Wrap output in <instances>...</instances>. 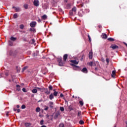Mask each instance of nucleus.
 Returning a JSON list of instances; mask_svg holds the SVG:
<instances>
[{
    "mask_svg": "<svg viewBox=\"0 0 127 127\" xmlns=\"http://www.w3.org/2000/svg\"><path fill=\"white\" fill-rule=\"evenodd\" d=\"M70 62L71 63H73V64H71V65L72 66V67H73V69H76V68H79V66L76 65L79 64V61H77L76 60H71L70 61ZM74 64H75V65Z\"/></svg>",
    "mask_w": 127,
    "mask_h": 127,
    "instance_id": "f257e3e1",
    "label": "nucleus"
},
{
    "mask_svg": "<svg viewBox=\"0 0 127 127\" xmlns=\"http://www.w3.org/2000/svg\"><path fill=\"white\" fill-rule=\"evenodd\" d=\"M33 4L35 6H39V0H34L33 1Z\"/></svg>",
    "mask_w": 127,
    "mask_h": 127,
    "instance_id": "f03ea898",
    "label": "nucleus"
},
{
    "mask_svg": "<svg viewBox=\"0 0 127 127\" xmlns=\"http://www.w3.org/2000/svg\"><path fill=\"white\" fill-rule=\"evenodd\" d=\"M110 48H112V49H118V48H119V46L116 45H112Z\"/></svg>",
    "mask_w": 127,
    "mask_h": 127,
    "instance_id": "7ed1b4c3",
    "label": "nucleus"
},
{
    "mask_svg": "<svg viewBox=\"0 0 127 127\" xmlns=\"http://www.w3.org/2000/svg\"><path fill=\"white\" fill-rule=\"evenodd\" d=\"M12 8H15V10H16V12H18V11H19V10H20V8H19L18 7L13 6Z\"/></svg>",
    "mask_w": 127,
    "mask_h": 127,
    "instance_id": "20e7f679",
    "label": "nucleus"
},
{
    "mask_svg": "<svg viewBox=\"0 0 127 127\" xmlns=\"http://www.w3.org/2000/svg\"><path fill=\"white\" fill-rule=\"evenodd\" d=\"M25 126L26 127H32L31 126V124H30V123H25Z\"/></svg>",
    "mask_w": 127,
    "mask_h": 127,
    "instance_id": "39448f33",
    "label": "nucleus"
},
{
    "mask_svg": "<svg viewBox=\"0 0 127 127\" xmlns=\"http://www.w3.org/2000/svg\"><path fill=\"white\" fill-rule=\"evenodd\" d=\"M81 71L83 73H88V70H87V68L85 67H84Z\"/></svg>",
    "mask_w": 127,
    "mask_h": 127,
    "instance_id": "423d86ee",
    "label": "nucleus"
},
{
    "mask_svg": "<svg viewBox=\"0 0 127 127\" xmlns=\"http://www.w3.org/2000/svg\"><path fill=\"white\" fill-rule=\"evenodd\" d=\"M102 38H104V39H106V38H108V36H107V34L105 33L102 34Z\"/></svg>",
    "mask_w": 127,
    "mask_h": 127,
    "instance_id": "0eeeda50",
    "label": "nucleus"
},
{
    "mask_svg": "<svg viewBox=\"0 0 127 127\" xmlns=\"http://www.w3.org/2000/svg\"><path fill=\"white\" fill-rule=\"evenodd\" d=\"M89 57L90 59H92V58H93V53L92 52H89Z\"/></svg>",
    "mask_w": 127,
    "mask_h": 127,
    "instance_id": "6e6552de",
    "label": "nucleus"
},
{
    "mask_svg": "<svg viewBox=\"0 0 127 127\" xmlns=\"http://www.w3.org/2000/svg\"><path fill=\"white\" fill-rule=\"evenodd\" d=\"M67 58H68V55L65 54L64 56V61H66L67 60Z\"/></svg>",
    "mask_w": 127,
    "mask_h": 127,
    "instance_id": "1a4fd4ad",
    "label": "nucleus"
},
{
    "mask_svg": "<svg viewBox=\"0 0 127 127\" xmlns=\"http://www.w3.org/2000/svg\"><path fill=\"white\" fill-rule=\"evenodd\" d=\"M115 75H116V70L112 71V77L113 78H115Z\"/></svg>",
    "mask_w": 127,
    "mask_h": 127,
    "instance_id": "9d476101",
    "label": "nucleus"
},
{
    "mask_svg": "<svg viewBox=\"0 0 127 127\" xmlns=\"http://www.w3.org/2000/svg\"><path fill=\"white\" fill-rule=\"evenodd\" d=\"M32 43H33V44H34V46H36V45L37 44V41L34 40V39H33Z\"/></svg>",
    "mask_w": 127,
    "mask_h": 127,
    "instance_id": "9b49d317",
    "label": "nucleus"
},
{
    "mask_svg": "<svg viewBox=\"0 0 127 127\" xmlns=\"http://www.w3.org/2000/svg\"><path fill=\"white\" fill-rule=\"evenodd\" d=\"M10 39V40H11V41H15L16 40V38H14L13 37H11Z\"/></svg>",
    "mask_w": 127,
    "mask_h": 127,
    "instance_id": "f8f14e48",
    "label": "nucleus"
},
{
    "mask_svg": "<svg viewBox=\"0 0 127 127\" xmlns=\"http://www.w3.org/2000/svg\"><path fill=\"white\" fill-rule=\"evenodd\" d=\"M17 91H20V86L17 85L16 86Z\"/></svg>",
    "mask_w": 127,
    "mask_h": 127,
    "instance_id": "ddd939ff",
    "label": "nucleus"
},
{
    "mask_svg": "<svg viewBox=\"0 0 127 127\" xmlns=\"http://www.w3.org/2000/svg\"><path fill=\"white\" fill-rule=\"evenodd\" d=\"M18 17V15H17V13H15L13 14V18H17Z\"/></svg>",
    "mask_w": 127,
    "mask_h": 127,
    "instance_id": "4468645a",
    "label": "nucleus"
},
{
    "mask_svg": "<svg viewBox=\"0 0 127 127\" xmlns=\"http://www.w3.org/2000/svg\"><path fill=\"white\" fill-rule=\"evenodd\" d=\"M8 45H10V46H12V45H13V43H12L11 41H8Z\"/></svg>",
    "mask_w": 127,
    "mask_h": 127,
    "instance_id": "2eb2a0df",
    "label": "nucleus"
},
{
    "mask_svg": "<svg viewBox=\"0 0 127 127\" xmlns=\"http://www.w3.org/2000/svg\"><path fill=\"white\" fill-rule=\"evenodd\" d=\"M50 100H52L53 99H54V96L53 94H51L50 95Z\"/></svg>",
    "mask_w": 127,
    "mask_h": 127,
    "instance_id": "dca6fc26",
    "label": "nucleus"
},
{
    "mask_svg": "<svg viewBox=\"0 0 127 127\" xmlns=\"http://www.w3.org/2000/svg\"><path fill=\"white\" fill-rule=\"evenodd\" d=\"M32 93H34V94L37 93V89L36 88L33 89L32 90Z\"/></svg>",
    "mask_w": 127,
    "mask_h": 127,
    "instance_id": "f3484780",
    "label": "nucleus"
},
{
    "mask_svg": "<svg viewBox=\"0 0 127 127\" xmlns=\"http://www.w3.org/2000/svg\"><path fill=\"white\" fill-rule=\"evenodd\" d=\"M23 7L26 9H27L28 8V5L27 4H24Z\"/></svg>",
    "mask_w": 127,
    "mask_h": 127,
    "instance_id": "a211bd4d",
    "label": "nucleus"
},
{
    "mask_svg": "<svg viewBox=\"0 0 127 127\" xmlns=\"http://www.w3.org/2000/svg\"><path fill=\"white\" fill-rule=\"evenodd\" d=\"M30 26H31V28H30L29 30V31H32V22L30 23Z\"/></svg>",
    "mask_w": 127,
    "mask_h": 127,
    "instance_id": "6ab92c4d",
    "label": "nucleus"
},
{
    "mask_svg": "<svg viewBox=\"0 0 127 127\" xmlns=\"http://www.w3.org/2000/svg\"><path fill=\"white\" fill-rule=\"evenodd\" d=\"M43 19H46L47 18V16L46 15H44L42 16Z\"/></svg>",
    "mask_w": 127,
    "mask_h": 127,
    "instance_id": "aec40b11",
    "label": "nucleus"
},
{
    "mask_svg": "<svg viewBox=\"0 0 127 127\" xmlns=\"http://www.w3.org/2000/svg\"><path fill=\"white\" fill-rule=\"evenodd\" d=\"M36 112L37 113H39V112H40V108L39 107H37L36 109Z\"/></svg>",
    "mask_w": 127,
    "mask_h": 127,
    "instance_id": "412c9836",
    "label": "nucleus"
},
{
    "mask_svg": "<svg viewBox=\"0 0 127 127\" xmlns=\"http://www.w3.org/2000/svg\"><path fill=\"white\" fill-rule=\"evenodd\" d=\"M108 40H109V41H115V39L112 38H109L108 39Z\"/></svg>",
    "mask_w": 127,
    "mask_h": 127,
    "instance_id": "4be33fe9",
    "label": "nucleus"
},
{
    "mask_svg": "<svg viewBox=\"0 0 127 127\" xmlns=\"http://www.w3.org/2000/svg\"><path fill=\"white\" fill-rule=\"evenodd\" d=\"M36 25V22H33L32 27H35Z\"/></svg>",
    "mask_w": 127,
    "mask_h": 127,
    "instance_id": "5701e85b",
    "label": "nucleus"
},
{
    "mask_svg": "<svg viewBox=\"0 0 127 127\" xmlns=\"http://www.w3.org/2000/svg\"><path fill=\"white\" fill-rule=\"evenodd\" d=\"M62 60H61V61L59 62V65L60 66H63V63L62 62Z\"/></svg>",
    "mask_w": 127,
    "mask_h": 127,
    "instance_id": "b1692460",
    "label": "nucleus"
},
{
    "mask_svg": "<svg viewBox=\"0 0 127 127\" xmlns=\"http://www.w3.org/2000/svg\"><path fill=\"white\" fill-rule=\"evenodd\" d=\"M20 29H23V28H24V25H23V24H21L20 25Z\"/></svg>",
    "mask_w": 127,
    "mask_h": 127,
    "instance_id": "393cba45",
    "label": "nucleus"
},
{
    "mask_svg": "<svg viewBox=\"0 0 127 127\" xmlns=\"http://www.w3.org/2000/svg\"><path fill=\"white\" fill-rule=\"evenodd\" d=\"M37 55H38V51H36V52L34 53V57L37 56Z\"/></svg>",
    "mask_w": 127,
    "mask_h": 127,
    "instance_id": "a878e982",
    "label": "nucleus"
},
{
    "mask_svg": "<svg viewBox=\"0 0 127 127\" xmlns=\"http://www.w3.org/2000/svg\"><path fill=\"white\" fill-rule=\"evenodd\" d=\"M50 107L51 108H53V102H50Z\"/></svg>",
    "mask_w": 127,
    "mask_h": 127,
    "instance_id": "bb28decb",
    "label": "nucleus"
},
{
    "mask_svg": "<svg viewBox=\"0 0 127 127\" xmlns=\"http://www.w3.org/2000/svg\"><path fill=\"white\" fill-rule=\"evenodd\" d=\"M64 110L65 109H64V107H60V110L61 111V112H64Z\"/></svg>",
    "mask_w": 127,
    "mask_h": 127,
    "instance_id": "cd10ccee",
    "label": "nucleus"
},
{
    "mask_svg": "<svg viewBox=\"0 0 127 127\" xmlns=\"http://www.w3.org/2000/svg\"><path fill=\"white\" fill-rule=\"evenodd\" d=\"M93 62H91L90 63H88V64L89 66H93Z\"/></svg>",
    "mask_w": 127,
    "mask_h": 127,
    "instance_id": "c85d7f7f",
    "label": "nucleus"
},
{
    "mask_svg": "<svg viewBox=\"0 0 127 127\" xmlns=\"http://www.w3.org/2000/svg\"><path fill=\"white\" fill-rule=\"evenodd\" d=\"M27 68V66H24L22 69V72H24V71H25V70H26Z\"/></svg>",
    "mask_w": 127,
    "mask_h": 127,
    "instance_id": "c756f323",
    "label": "nucleus"
},
{
    "mask_svg": "<svg viewBox=\"0 0 127 127\" xmlns=\"http://www.w3.org/2000/svg\"><path fill=\"white\" fill-rule=\"evenodd\" d=\"M44 123V120H42L40 121V125H44V123Z\"/></svg>",
    "mask_w": 127,
    "mask_h": 127,
    "instance_id": "7c9ffc66",
    "label": "nucleus"
},
{
    "mask_svg": "<svg viewBox=\"0 0 127 127\" xmlns=\"http://www.w3.org/2000/svg\"><path fill=\"white\" fill-rule=\"evenodd\" d=\"M59 127H64V124L63 123H61L59 125Z\"/></svg>",
    "mask_w": 127,
    "mask_h": 127,
    "instance_id": "2f4dec72",
    "label": "nucleus"
},
{
    "mask_svg": "<svg viewBox=\"0 0 127 127\" xmlns=\"http://www.w3.org/2000/svg\"><path fill=\"white\" fill-rule=\"evenodd\" d=\"M76 7H73V8H72V11H74V12H76Z\"/></svg>",
    "mask_w": 127,
    "mask_h": 127,
    "instance_id": "473e14b6",
    "label": "nucleus"
},
{
    "mask_svg": "<svg viewBox=\"0 0 127 127\" xmlns=\"http://www.w3.org/2000/svg\"><path fill=\"white\" fill-rule=\"evenodd\" d=\"M79 124H80V125H83L84 124V121H82V120H80L79 121Z\"/></svg>",
    "mask_w": 127,
    "mask_h": 127,
    "instance_id": "72a5a7b5",
    "label": "nucleus"
},
{
    "mask_svg": "<svg viewBox=\"0 0 127 127\" xmlns=\"http://www.w3.org/2000/svg\"><path fill=\"white\" fill-rule=\"evenodd\" d=\"M88 36L89 42H92V39H91V37H90V35H88Z\"/></svg>",
    "mask_w": 127,
    "mask_h": 127,
    "instance_id": "f704fd0d",
    "label": "nucleus"
},
{
    "mask_svg": "<svg viewBox=\"0 0 127 127\" xmlns=\"http://www.w3.org/2000/svg\"><path fill=\"white\" fill-rule=\"evenodd\" d=\"M22 91L23 92H24V93H26V92H27L26 89L25 88H22Z\"/></svg>",
    "mask_w": 127,
    "mask_h": 127,
    "instance_id": "c9c22d12",
    "label": "nucleus"
},
{
    "mask_svg": "<svg viewBox=\"0 0 127 127\" xmlns=\"http://www.w3.org/2000/svg\"><path fill=\"white\" fill-rule=\"evenodd\" d=\"M58 94V92H56V91H55L54 92V96H57V94Z\"/></svg>",
    "mask_w": 127,
    "mask_h": 127,
    "instance_id": "e433bc0d",
    "label": "nucleus"
},
{
    "mask_svg": "<svg viewBox=\"0 0 127 127\" xmlns=\"http://www.w3.org/2000/svg\"><path fill=\"white\" fill-rule=\"evenodd\" d=\"M25 108H26L25 105H22L21 109H25Z\"/></svg>",
    "mask_w": 127,
    "mask_h": 127,
    "instance_id": "4c0bfd02",
    "label": "nucleus"
},
{
    "mask_svg": "<svg viewBox=\"0 0 127 127\" xmlns=\"http://www.w3.org/2000/svg\"><path fill=\"white\" fill-rule=\"evenodd\" d=\"M81 111H79L78 112V117H80L81 116Z\"/></svg>",
    "mask_w": 127,
    "mask_h": 127,
    "instance_id": "58836bf2",
    "label": "nucleus"
},
{
    "mask_svg": "<svg viewBox=\"0 0 127 127\" xmlns=\"http://www.w3.org/2000/svg\"><path fill=\"white\" fill-rule=\"evenodd\" d=\"M79 104L81 105V106H83V105H84V103L82 102V101H79Z\"/></svg>",
    "mask_w": 127,
    "mask_h": 127,
    "instance_id": "ea45409f",
    "label": "nucleus"
},
{
    "mask_svg": "<svg viewBox=\"0 0 127 127\" xmlns=\"http://www.w3.org/2000/svg\"><path fill=\"white\" fill-rule=\"evenodd\" d=\"M48 107H47V106H46V107L44 108V110L45 111H47V110H48Z\"/></svg>",
    "mask_w": 127,
    "mask_h": 127,
    "instance_id": "a19ab883",
    "label": "nucleus"
},
{
    "mask_svg": "<svg viewBox=\"0 0 127 127\" xmlns=\"http://www.w3.org/2000/svg\"><path fill=\"white\" fill-rule=\"evenodd\" d=\"M49 90H52V89H53L52 86H49Z\"/></svg>",
    "mask_w": 127,
    "mask_h": 127,
    "instance_id": "79ce46f5",
    "label": "nucleus"
},
{
    "mask_svg": "<svg viewBox=\"0 0 127 127\" xmlns=\"http://www.w3.org/2000/svg\"><path fill=\"white\" fill-rule=\"evenodd\" d=\"M106 62L107 63H109V62H110L109 59H106Z\"/></svg>",
    "mask_w": 127,
    "mask_h": 127,
    "instance_id": "37998d69",
    "label": "nucleus"
},
{
    "mask_svg": "<svg viewBox=\"0 0 127 127\" xmlns=\"http://www.w3.org/2000/svg\"><path fill=\"white\" fill-rule=\"evenodd\" d=\"M46 94H47V95H49V94H50V91H47V92H46Z\"/></svg>",
    "mask_w": 127,
    "mask_h": 127,
    "instance_id": "c03bdc74",
    "label": "nucleus"
},
{
    "mask_svg": "<svg viewBox=\"0 0 127 127\" xmlns=\"http://www.w3.org/2000/svg\"><path fill=\"white\" fill-rule=\"evenodd\" d=\"M8 114H9V112H7L6 113V117H8Z\"/></svg>",
    "mask_w": 127,
    "mask_h": 127,
    "instance_id": "a18cd8bd",
    "label": "nucleus"
},
{
    "mask_svg": "<svg viewBox=\"0 0 127 127\" xmlns=\"http://www.w3.org/2000/svg\"><path fill=\"white\" fill-rule=\"evenodd\" d=\"M17 113H20V109H18L17 110Z\"/></svg>",
    "mask_w": 127,
    "mask_h": 127,
    "instance_id": "49530a36",
    "label": "nucleus"
},
{
    "mask_svg": "<svg viewBox=\"0 0 127 127\" xmlns=\"http://www.w3.org/2000/svg\"><path fill=\"white\" fill-rule=\"evenodd\" d=\"M69 14H70V15H73V12H72V11H70L69 12Z\"/></svg>",
    "mask_w": 127,
    "mask_h": 127,
    "instance_id": "de8ad7c7",
    "label": "nucleus"
},
{
    "mask_svg": "<svg viewBox=\"0 0 127 127\" xmlns=\"http://www.w3.org/2000/svg\"><path fill=\"white\" fill-rule=\"evenodd\" d=\"M32 31H33V32H35V31H36V30H35V29L33 28Z\"/></svg>",
    "mask_w": 127,
    "mask_h": 127,
    "instance_id": "09e8293b",
    "label": "nucleus"
},
{
    "mask_svg": "<svg viewBox=\"0 0 127 127\" xmlns=\"http://www.w3.org/2000/svg\"><path fill=\"white\" fill-rule=\"evenodd\" d=\"M64 95H63V94H62V93H61V95H60V97H61V98H62L63 97H64Z\"/></svg>",
    "mask_w": 127,
    "mask_h": 127,
    "instance_id": "8fccbe9b",
    "label": "nucleus"
},
{
    "mask_svg": "<svg viewBox=\"0 0 127 127\" xmlns=\"http://www.w3.org/2000/svg\"><path fill=\"white\" fill-rule=\"evenodd\" d=\"M5 76H8V72H5Z\"/></svg>",
    "mask_w": 127,
    "mask_h": 127,
    "instance_id": "3c124183",
    "label": "nucleus"
},
{
    "mask_svg": "<svg viewBox=\"0 0 127 127\" xmlns=\"http://www.w3.org/2000/svg\"><path fill=\"white\" fill-rule=\"evenodd\" d=\"M59 115H60V114H59V112H58V113L57 114V115H56L57 118V117H58V116H59Z\"/></svg>",
    "mask_w": 127,
    "mask_h": 127,
    "instance_id": "603ef678",
    "label": "nucleus"
},
{
    "mask_svg": "<svg viewBox=\"0 0 127 127\" xmlns=\"http://www.w3.org/2000/svg\"><path fill=\"white\" fill-rule=\"evenodd\" d=\"M16 108H17V109H19V105H17V106H16Z\"/></svg>",
    "mask_w": 127,
    "mask_h": 127,
    "instance_id": "864d4df0",
    "label": "nucleus"
},
{
    "mask_svg": "<svg viewBox=\"0 0 127 127\" xmlns=\"http://www.w3.org/2000/svg\"><path fill=\"white\" fill-rule=\"evenodd\" d=\"M13 111H14V112H15V111H17V110H16V109H15V108H13Z\"/></svg>",
    "mask_w": 127,
    "mask_h": 127,
    "instance_id": "5fc2aeb1",
    "label": "nucleus"
},
{
    "mask_svg": "<svg viewBox=\"0 0 127 127\" xmlns=\"http://www.w3.org/2000/svg\"><path fill=\"white\" fill-rule=\"evenodd\" d=\"M41 127H46V126H42Z\"/></svg>",
    "mask_w": 127,
    "mask_h": 127,
    "instance_id": "6e6d98bb",
    "label": "nucleus"
},
{
    "mask_svg": "<svg viewBox=\"0 0 127 127\" xmlns=\"http://www.w3.org/2000/svg\"><path fill=\"white\" fill-rule=\"evenodd\" d=\"M126 124H127V122H126Z\"/></svg>",
    "mask_w": 127,
    "mask_h": 127,
    "instance_id": "4d7b16f0",
    "label": "nucleus"
},
{
    "mask_svg": "<svg viewBox=\"0 0 127 127\" xmlns=\"http://www.w3.org/2000/svg\"><path fill=\"white\" fill-rule=\"evenodd\" d=\"M65 0V1H67V0Z\"/></svg>",
    "mask_w": 127,
    "mask_h": 127,
    "instance_id": "13d9d810",
    "label": "nucleus"
},
{
    "mask_svg": "<svg viewBox=\"0 0 127 127\" xmlns=\"http://www.w3.org/2000/svg\"><path fill=\"white\" fill-rule=\"evenodd\" d=\"M126 127H127V126Z\"/></svg>",
    "mask_w": 127,
    "mask_h": 127,
    "instance_id": "bf43d9fd",
    "label": "nucleus"
}]
</instances>
